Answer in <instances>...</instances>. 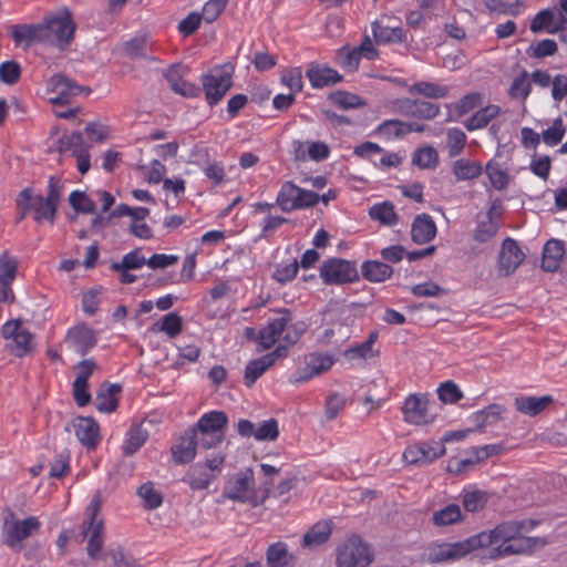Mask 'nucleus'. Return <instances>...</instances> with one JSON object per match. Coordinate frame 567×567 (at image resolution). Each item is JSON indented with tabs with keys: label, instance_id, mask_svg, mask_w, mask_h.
I'll return each instance as SVG.
<instances>
[{
	"label": "nucleus",
	"instance_id": "6e6d98bb",
	"mask_svg": "<svg viewBox=\"0 0 567 567\" xmlns=\"http://www.w3.org/2000/svg\"><path fill=\"white\" fill-rule=\"evenodd\" d=\"M146 265V258L141 254L138 249L125 254L121 262H113L111 269L114 271L120 270H135L141 269Z\"/></svg>",
	"mask_w": 567,
	"mask_h": 567
},
{
	"label": "nucleus",
	"instance_id": "39448f33",
	"mask_svg": "<svg viewBox=\"0 0 567 567\" xmlns=\"http://www.w3.org/2000/svg\"><path fill=\"white\" fill-rule=\"evenodd\" d=\"M40 528L41 522L37 516L19 519L12 511H9L3 517L0 540L10 549L19 551L23 548V542Z\"/></svg>",
	"mask_w": 567,
	"mask_h": 567
},
{
	"label": "nucleus",
	"instance_id": "9b49d317",
	"mask_svg": "<svg viewBox=\"0 0 567 567\" xmlns=\"http://www.w3.org/2000/svg\"><path fill=\"white\" fill-rule=\"evenodd\" d=\"M430 405L431 402L427 394H409L401 406L403 421L416 426L432 424L435 420V414L432 413Z\"/></svg>",
	"mask_w": 567,
	"mask_h": 567
},
{
	"label": "nucleus",
	"instance_id": "09e8293b",
	"mask_svg": "<svg viewBox=\"0 0 567 567\" xmlns=\"http://www.w3.org/2000/svg\"><path fill=\"white\" fill-rule=\"evenodd\" d=\"M498 228V224L493 219V208H491L487 212V220L477 224L473 238L477 243H486L496 235Z\"/></svg>",
	"mask_w": 567,
	"mask_h": 567
},
{
	"label": "nucleus",
	"instance_id": "5fc2aeb1",
	"mask_svg": "<svg viewBox=\"0 0 567 567\" xmlns=\"http://www.w3.org/2000/svg\"><path fill=\"white\" fill-rule=\"evenodd\" d=\"M18 270V262L14 258H11L3 252L0 256V285L3 288H10L12 281L16 278Z\"/></svg>",
	"mask_w": 567,
	"mask_h": 567
},
{
	"label": "nucleus",
	"instance_id": "774afa93",
	"mask_svg": "<svg viewBox=\"0 0 567 567\" xmlns=\"http://www.w3.org/2000/svg\"><path fill=\"white\" fill-rule=\"evenodd\" d=\"M558 50L557 43L553 39H544L536 44L530 45L527 53L535 59H543L554 55Z\"/></svg>",
	"mask_w": 567,
	"mask_h": 567
},
{
	"label": "nucleus",
	"instance_id": "a19ab883",
	"mask_svg": "<svg viewBox=\"0 0 567 567\" xmlns=\"http://www.w3.org/2000/svg\"><path fill=\"white\" fill-rule=\"evenodd\" d=\"M268 567H287L292 559L288 546L284 542L271 544L266 551Z\"/></svg>",
	"mask_w": 567,
	"mask_h": 567
},
{
	"label": "nucleus",
	"instance_id": "a878e982",
	"mask_svg": "<svg viewBox=\"0 0 567 567\" xmlns=\"http://www.w3.org/2000/svg\"><path fill=\"white\" fill-rule=\"evenodd\" d=\"M10 35L17 47H30L33 42L43 43L44 35L41 23L13 24L10 28Z\"/></svg>",
	"mask_w": 567,
	"mask_h": 567
},
{
	"label": "nucleus",
	"instance_id": "1a4fd4ad",
	"mask_svg": "<svg viewBox=\"0 0 567 567\" xmlns=\"http://www.w3.org/2000/svg\"><path fill=\"white\" fill-rule=\"evenodd\" d=\"M374 555L360 536L349 537L337 550V567H368Z\"/></svg>",
	"mask_w": 567,
	"mask_h": 567
},
{
	"label": "nucleus",
	"instance_id": "e2e57ef3",
	"mask_svg": "<svg viewBox=\"0 0 567 567\" xmlns=\"http://www.w3.org/2000/svg\"><path fill=\"white\" fill-rule=\"evenodd\" d=\"M377 132L386 138H400L405 135V122L400 120H385L377 128Z\"/></svg>",
	"mask_w": 567,
	"mask_h": 567
},
{
	"label": "nucleus",
	"instance_id": "ddd939ff",
	"mask_svg": "<svg viewBox=\"0 0 567 567\" xmlns=\"http://www.w3.org/2000/svg\"><path fill=\"white\" fill-rule=\"evenodd\" d=\"M443 442L427 441L410 444L403 452V460L409 464H429L445 454Z\"/></svg>",
	"mask_w": 567,
	"mask_h": 567
},
{
	"label": "nucleus",
	"instance_id": "c756f323",
	"mask_svg": "<svg viewBox=\"0 0 567 567\" xmlns=\"http://www.w3.org/2000/svg\"><path fill=\"white\" fill-rule=\"evenodd\" d=\"M295 155L300 161L309 158L321 162L330 156V148L324 142H298Z\"/></svg>",
	"mask_w": 567,
	"mask_h": 567
},
{
	"label": "nucleus",
	"instance_id": "58836bf2",
	"mask_svg": "<svg viewBox=\"0 0 567 567\" xmlns=\"http://www.w3.org/2000/svg\"><path fill=\"white\" fill-rule=\"evenodd\" d=\"M499 112L501 107L498 105L489 104L482 107L466 120L465 127L470 132L484 128Z\"/></svg>",
	"mask_w": 567,
	"mask_h": 567
},
{
	"label": "nucleus",
	"instance_id": "e433bc0d",
	"mask_svg": "<svg viewBox=\"0 0 567 567\" xmlns=\"http://www.w3.org/2000/svg\"><path fill=\"white\" fill-rule=\"evenodd\" d=\"M216 478L209 470L200 464L192 466L186 475V482L193 491H203L209 487Z\"/></svg>",
	"mask_w": 567,
	"mask_h": 567
},
{
	"label": "nucleus",
	"instance_id": "5701e85b",
	"mask_svg": "<svg viewBox=\"0 0 567 567\" xmlns=\"http://www.w3.org/2000/svg\"><path fill=\"white\" fill-rule=\"evenodd\" d=\"M196 450L197 435L189 429L181 435L177 443L171 447L174 463L183 465L192 462L196 456Z\"/></svg>",
	"mask_w": 567,
	"mask_h": 567
},
{
	"label": "nucleus",
	"instance_id": "393cba45",
	"mask_svg": "<svg viewBox=\"0 0 567 567\" xmlns=\"http://www.w3.org/2000/svg\"><path fill=\"white\" fill-rule=\"evenodd\" d=\"M436 224L431 215L419 214L411 225V238L415 244L423 245L433 240L436 236Z\"/></svg>",
	"mask_w": 567,
	"mask_h": 567
},
{
	"label": "nucleus",
	"instance_id": "de8ad7c7",
	"mask_svg": "<svg viewBox=\"0 0 567 567\" xmlns=\"http://www.w3.org/2000/svg\"><path fill=\"white\" fill-rule=\"evenodd\" d=\"M487 493L478 489L466 491L462 493V503L466 512L476 513L482 511L487 504Z\"/></svg>",
	"mask_w": 567,
	"mask_h": 567
},
{
	"label": "nucleus",
	"instance_id": "4c0bfd02",
	"mask_svg": "<svg viewBox=\"0 0 567 567\" xmlns=\"http://www.w3.org/2000/svg\"><path fill=\"white\" fill-rule=\"evenodd\" d=\"M362 275L371 282H382L393 274V268L385 262L368 260L362 264Z\"/></svg>",
	"mask_w": 567,
	"mask_h": 567
},
{
	"label": "nucleus",
	"instance_id": "052dcab7",
	"mask_svg": "<svg viewBox=\"0 0 567 567\" xmlns=\"http://www.w3.org/2000/svg\"><path fill=\"white\" fill-rule=\"evenodd\" d=\"M566 127L561 117H557L553 121L551 126L544 130L542 133L543 142L548 146H556L559 144L565 135Z\"/></svg>",
	"mask_w": 567,
	"mask_h": 567
},
{
	"label": "nucleus",
	"instance_id": "9d476101",
	"mask_svg": "<svg viewBox=\"0 0 567 567\" xmlns=\"http://www.w3.org/2000/svg\"><path fill=\"white\" fill-rule=\"evenodd\" d=\"M319 275L324 285H344L359 280V272L354 262L342 258H328L320 268Z\"/></svg>",
	"mask_w": 567,
	"mask_h": 567
},
{
	"label": "nucleus",
	"instance_id": "bf43d9fd",
	"mask_svg": "<svg viewBox=\"0 0 567 567\" xmlns=\"http://www.w3.org/2000/svg\"><path fill=\"white\" fill-rule=\"evenodd\" d=\"M138 169L150 184H159L165 179L166 166L159 159H153L148 166L140 165Z\"/></svg>",
	"mask_w": 567,
	"mask_h": 567
},
{
	"label": "nucleus",
	"instance_id": "c03bdc74",
	"mask_svg": "<svg viewBox=\"0 0 567 567\" xmlns=\"http://www.w3.org/2000/svg\"><path fill=\"white\" fill-rule=\"evenodd\" d=\"M103 559L110 567H142L135 558L126 556L121 546L106 550Z\"/></svg>",
	"mask_w": 567,
	"mask_h": 567
},
{
	"label": "nucleus",
	"instance_id": "f257e3e1",
	"mask_svg": "<svg viewBox=\"0 0 567 567\" xmlns=\"http://www.w3.org/2000/svg\"><path fill=\"white\" fill-rule=\"evenodd\" d=\"M538 522L533 519L505 520L494 528L480 532L465 539L447 543L435 540L424 548L422 561L435 565L461 560L470 554L485 549L483 558L499 560L503 558L530 554L544 542L529 537Z\"/></svg>",
	"mask_w": 567,
	"mask_h": 567
},
{
	"label": "nucleus",
	"instance_id": "4468645a",
	"mask_svg": "<svg viewBox=\"0 0 567 567\" xmlns=\"http://www.w3.org/2000/svg\"><path fill=\"white\" fill-rule=\"evenodd\" d=\"M96 341L94 330L84 322H80L66 331L68 348L80 355H85L96 344Z\"/></svg>",
	"mask_w": 567,
	"mask_h": 567
},
{
	"label": "nucleus",
	"instance_id": "f8f14e48",
	"mask_svg": "<svg viewBox=\"0 0 567 567\" xmlns=\"http://www.w3.org/2000/svg\"><path fill=\"white\" fill-rule=\"evenodd\" d=\"M1 337L11 340L10 351L17 358H23L34 350V334L22 326L19 319L6 321L1 327Z\"/></svg>",
	"mask_w": 567,
	"mask_h": 567
},
{
	"label": "nucleus",
	"instance_id": "aec40b11",
	"mask_svg": "<svg viewBox=\"0 0 567 567\" xmlns=\"http://www.w3.org/2000/svg\"><path fill=\"white\" fill-rule=\"evenodd\" d=\"M74 433L78 440L86 450L92 451L97 447L102 437L99 423L91 416H80L74 423Z\"/></svg>",
	"mask_w": 567,
	"mask_h": 567
},
{
	"label": "nucleus",
	"instance_id": "f3484780",
	"mask_svg": "<svg viewBox=\"0 0 567 567\" xmlns=\"http://www.w3.org/2000/svg\"><path fill=\"white\" fill-rule=\"evenodd\" d=\"M285 358L284 348H275L271 352H268L260 358L250 360L245 368L244 383L247 388H252L257 380L275 363L278 359Z\"/></svg>",
	"mask_w": 567,
	"mask_h": 567
},
{
	"label": "nucleus",
	"instance_id": "49530a36",
	"mask_svg": "<svg viewBox=\"0 0 567 567\" xmlns=\"http://www.w3.org/2000/svg\"><path fill=\"white\" fill-rule=\"evenodd\" d=\"M532 92V83L529 80V74L526 70H523L519 75H517L508 90V95L512 99H519L523 102L527 100Z\"/></svg>",
	"mask_w": 567,
	"mask_h": 567
},
{
	"label": "nucleus",
	"instance_id": "69168bd1",
	"mask_svg": "<svg viewBox=\"0 0 567 567\" xmlns=\"http://www.w3.org/2000/svg\"><path fill=\"white\" fill-rule=\"evenodd\" d=\"M69 202L76 212L84 214H92L96 208L95 203L80 190H73L69 196Z\"/></svg>",
	"mask_w": 567,
	"mask_h": 567
},
{
	"label": "nucleus",
	"instance_id": "a18cd8bd",
	"mask_svg": "<svg viewBox=\"0 0 567 567\" xmlns=\"http://www.w3.org/2000/svg\"><path fill=\"white\" fill-rule=\"evenodd\" d=\"M412 94L423 95L429 99H443L449 94V87L433 82L421 81L410 87Z\"/></svg>",
	"mask_w": 567,
	"mask_h": 567
},
{
	"label": "nucleus",
	"instance_id": "7ed1b4c3",
	"mask_svg": "<svg viewBox=\"0 0 567 567\" xmlns=\"http://www.w3.org/2000/svg\"><path fill=\"white\" fill-rule=\"evenodd\" d=\"M260 492L256 487L255 473L247 467L233 475L225 484L221 496L226 499L248 504L251 507L260 506L268 498L272 482H266Z\"/></svg>",
	"mask_w": 567,
	"mask_h": 567
},
{
	"label": "nucleus",
	"instance_id": "cd10ccee",
	"mask_svg": "<svg viewBox=\"0 0 567 567\" xmlns=\"http://www.w3.org/2000/svg\"><path fill=\"white\" fill-rule=\"evenodd\" d=\"M564 255H565L564 243L558 239H549L544 245V248H543L542 268L548 272L556 271L560 266Z\"/></svg>",
	"mask_w": 567,
	"mask_h": 567
},
{
	"label": "nucleus",
	"instance_id": "72a5a7b5",
	"mask_svg": "<svg viewBox=\"0 0 567 567\" xmlns=\"http://www.w3.org/2000/svg\"><path fill=\"white\" fill-rule=\"evenodd\" d=\"M372 34L377 43H401L404 41L405 34L401 27L384 25L381 21L371 23Z\"/></svg>",
	"mask_w": 567,
	"mask_h": 567
},
{
	"label": "nucleus",
	"instance_id": "20e7f679",
	"mask_svg": "<svg viewBox=\"0 0 567 567\" xmlns=\"http://www.w3.org/2000/svg\"><path fill=\"white\" fill-rule=\"evenodd\" d=\"M101 506V496L95 494L85 509L86 519L80 525V534L86 539V554L93 560L101 557L104 545V520L97 517Z\"/></svg>",
	"mask_w": 567,
	"mask_h": 567
},
{
	"label": "nucleus",
	"instance_id": "8fccbe9b",
	"mask_svg": "<svg viewBox=\"0 0 567 567\" xmlns=\"http://www.w3.org/2000/svg\"><path fill=\"white\" fill-rule=\"evenodd\" d=\"M466 134L458 127H451L446 131V148L451 157L458 156L465 148Z\"/></svg>",
	"mask_w": 567,
	"mask_h": 567
},
{
	"label": "nucleus",
	"instance_id": "7c9ffc66",
	"mask_svg": "<svg viewBox=\"0 0 567 567\" xmlns=\"http://www.w3.org/2000/svg\"><path fill=\"white\" fill-rule=\"evenodd\" d=\"M300 187L290 181L281 184L280 189L276 197V205L284 213H291L298 210Z\"/></svg>",
	"mask_w": 567,
	"mask_h": 567
},
{
	"label": "nucleus",
	"instance_id": "0e129e2a",
	"mask_svg": "<svg viewBox=\"0 0 567 567\" xmlns=\"http://www.w3.org/2000/svg\"><path fill=\"white\" fill-rule=\"evenodd\" d=\"M281 83L286 85L293 94L301 92L303 87L301 69L290 68L285 70L281 73Z\"/></svg>",
	"mask_w": 567,
	"mask_h": 567
},
{
	"label": "nucleus",
	"instance_id": "c9c22d12",
	"mask_svg": "<svg viewBox=\"0 0 567 567\" xmlns=\"http://www.w3.org/2000/svg\"><path fill=\"white\" fill-rule=\"evenodd\" d=\"M332 523L330 520H322L316 523L302 538L305 547H317L324 544L331 536Z\"/></svg>",
	"mask_w": 567,
	"mask_h": 567
},
{
	"label": "nucleus",
	"instance_id": "3c124183",
	"mask_svg": "<svg viewBox=\"0 0 567 567\" xmlns=\"http://www.w3.org/2000/svg\"><path fill=\"white\" fill-rule=\"evenodd\" d=\"M437 396L444 404H455L463 399L464 393L452 380L440 383L436 389Z\"/></svg>",
	"mask_w": 567,
	"mask_h": 567
},
{
	"label": "nucleus",
	"instance_id": "a211bd4d",
	"mask_svg": "<svg viewBox=\"0 0 567 567\" xmlns=\"http://www.w3.org/2000/svg\"><path fill=\"white\" fill-rule=\"evenodd\" d=\"M82 87L74 84L61 74H54L49 81V101L53 105H66L73 96H76Z\"/></svg>",
	"mask_w": 567,
	"mask_h": 567
},
{
	"label": "nucleus",
	"instance_id": "412c9836",
	"mask_svg": "<svg viewBox=\"0 0 567 567\" xmlns=\"http://www.w3.org/2000/svg\"><path fill=\"white\" fill-rule=\"evenodd\" d=\"M306 76L313 89L332 86L343 79L337 70L318 62H311L309 64Z\"/></svg>",
	"mask_w": 567,
	"mask_h": 567
},
{
	"label": "nucleus",
	"instance_id": "f03ea898",
	"mask_svg": "<svg viewBox=\"0 0 567 567\" xmlns=\"http://www.w3.org/2000/svg\"><path fill=\"white\" fill-rule=\"evenodd\" d=\"M307 328L305 321L292 320V312L289 309H276L260 328L257 342L261 350H269L279 342L276 348H284L287 357L288 350L301 339Z\"/></svg>",
	"mask_w": 567,
	"mask_h": 567
},
{
	"label": "nucleus",
	"instance_id": "79ce46f5",
	"mask_svg": "<svg viewBox=\"0 0 567 567\" xmlns=\"http://www.w3.org/2000/svg\"><path fill=\"white\" fill-rule=\"evenodd\" d=\"M463 520V514L460 505L449 504L445 507L433 513L432 522L435 526H451Z\"/></svg>",
	"mask_w": 567,
	"mask_h": 567
},
{
	"label": "nucleus",
	"instance_id": "4be33fe9",
	"mask_svg": "<svg viewBox=\"0 0 567 567\" xmlns=\"http://www.w3.org/2000/svg\"><path fill=\"white\" fill-rule=\"evenodd\" d=\"M228 421V416L224 411L212 410L204 413L190 430L195 432L196 435L198 432L226 435Z\"/></svg>",
	"mask_w": 567,
	"mask_h": 567
},
{
	"label": "nucleus",
	"instance_id": "2f4dec72",
	"mask_svg": "<svg viewBox=\"0 0 567 567\" xmlns=\"http://www.w3.org/2000/svg\"><path fill=\"white\" fill-rule=\"evenodd\" d=\"M369 216L372 220L379 221L386 227H393L400 221L393 203L389 200L372 205L369 208Z\"/></svg>",
	"mask_w": 567,
	"mask_h": 567
},
{
	"label": "nucleus",
	"instance_id": "473e14b6",
	"mask_svg": "<svg viewBox=\"0 0 567 567\" xmlns=\"http://www.w3.org/2000/svg\"><path fill=\"white\" fill-rule=\"evenodd\" d=\"M505 408L497 403H492L483 410L474 412L471 415L472 422L482 431L483 429L498 423L503 419Z\"/></svg>",
	"mask_w": 567,
	"mask_h": 567
},
{
	"label": "nucleus",
	"instance_id": "c85d7f7f",
	"mask_svg": "<svg viewBox=\"0 0 567 567\" xmlns=\"http://www.w3.org/2000/svg\"><path fill=\"white\" fill-rule=\"evenodd\" d=\"M120 391L121 388L116 384H102L94 400L96 410L102 413H111L115 411L118 405L117 394Z\"/></svg>",
	"mask_w": 567,
	"mask_h": 567
},
{
	"label": "nucleus",
	"instance_id": "13d9d810",
	"mask_svg": "<svg viewBox=\"0 0 567 567\" xmlns=\"http://www.w3.org/2000/svg\"><path fill=\"white\" fill-rule=\"evenodd\" d=\"M137 495L144 501V505L148 509H155L163 503V496L152 482L142 484L137 489Z\"/></svg>",
	"mask_w": 567,
	"mask_h": 567
},
{
	"label": "nucleus",
	"instance_id": "ea45409f",
	"mask_svg": "<svg viewBox=\"0 0 567 567\" xmlns=\"http://www.w3.org/2000/svg\"><path fill=\"white\" fill-rule=\"evenodd\" d=\"M452 172L456 181H470L481 176L483 167L476 161L460 158L453 163Z\"/></svg>",
	"mask_w": 567,
	"mask_h": 567
},
{
	"label": "nucleus",
	"instance_id": "0eeeda50",
	"mask_svg": "<svg viewBox=\"0 0 567 567\" xmlns=\"http://www.w3.org/2000/svg\"><path fill=\"white\" fill-rule=\"evenodd\" d=\"M28 206L33 214V219L38 224L44 221L53 225L61 197V186L59 179L51 176L48 183L47 196L33 195L32 189L28 188Z\"/></svg>",
	"mask_w": 567,
	"mask_h": 567
},
{
	"label": "nucleus",
	"instance_id": "37998d69",
	"mask_svg": "<svg viewBox=\"0 0 567 567\" xmlns=\"http://www.w3.org/2000/svg\"><path fill=\"white\" fill-rule=\"evenodd\" d=\"M408 114L414 117L432 120L440 113V106L426 101H406Z\"/></svg>",
	"mask_w": 567,
	"mask_h": 567
},
{
	"label": "nucleus",
	"instance_id": "6ab92c4d",
	"mask_svg": "<svg viewBox=\"0 0 567 567\" xmlns=\"http://www.w3.org/2000/svg\"><path fill=\"white\" fill-rule=\"evenodd\" d=\"M524 258L525 255L517 241L511 237L505 238L498 256L499 274L502 276H509L519 267Z\"/></svg>",
	"mask_w": 567,
	"mask_h": 567
},
{
	"label": "nucleus",
	"instance_id": "6e6552de",
	"mask_svg": "<svg viewBox=\"0 0 567 567\" xmlns=\"http://www.w3.org/2000/svg\"><path fill=\"white\" fill-rule=\"evenodd\" d=\"M41 28L44 35L43 43L56 45L61 50L66 49L74 38L75 23L68 9L44 18Z\"/></svg>",
	"mask_w": 567,
	"mask_h": 567
},
{
	"label": "nucleus",
	"instance_id": "2eb2a0df",
	"mask_svg": "<svg viewBox=\"0 0 567 567\" xmlns=\"http://www.w3.org/2000/svg\"><path fill=\"white\" fill-rule=\"evenodd\" d=\"M334 363L333 358L328 353L313 352L305 358V365L296 372V382H307L323 372L329 371Z\"/></svg>",
	"mask_w": 567,
	"mask_h": 567
},
{
	"label": "nucleus",
	"instance_id": "f704fd0d",
	"mask_svg": "<svg viewBox=\"0 0 567 567\" xmlns=\"http://www.w3.org/2000/svg\"><path fill=\"white\" fill-rule=\"evenodd\" d=\"M148 432L142 424H132L126 432L122 446L123 454L131 456L136 453L147 441Z\"/></svg>",
	"mask_w": 567,
	"mask_h": 567
},
{
	"label": "nucleus",
	"instance_id": "603ef678",
	"mask_svg": "<svg viewBox=\"0 0 567 567\" xmlns=\"http://www.w3.org/2000/svg\"><path fill=\"white\" fill-rule=\"evenodd\" d=\"M412 162L420 168H434L439 164L437 151L432 146L417 148L413 153Z\"/></svg>",
	"mask_w": 567,
	"mask_h": 567
},
{
	"label": "nucleus",
	"instance_id": "423d86ee",
	"mask_svg": "<svg viewBox=\"0 0 567 567\" xmlns=\"http://www.w3.org/2000/svg\"><path fill=\"white\" fill-rule=\"evenodd\" d=\"M234 66L230 64L215 65L202 74L200 82L205 101L209 106L219 104L233 87Z\"/></svg>",
	"mask_w": 567,
	"mask_h": 567
},
{
	"label": "nucleus",
	"instance_id": "864d4df0",
	"mask_svg": "<svg viewBox=\"0 0 567 567\" xmlns=\"http://www.w3.org/2000/svg\"><path fill=\"white\" fill-rule=\"evenodd\" d=\"M154 328L157 331L165 332L169 338H175L183 330V319L178 313L169 312L165 315L161 323H156Z\"/></svg>",
	"mask_w": 567,
	"mask_h": 567
},
{
	"label": "nucleus",
	"instance_id": "dca6fc26",
	"mask_svg": "<svg viewBox=\"0 0 567 567\" xmlns=\"http://www.w3.org/2000/svg\"><path fill=\"white\" fill-rule=\"evenodd\" d=\"M567 18L556 9H543L538 11L532 19L529 29L533 33H540L543 31L549 34H556L565 29Z\"/></svg>",
	"mask_w": 567,
	"mask_h": 567
},
{
	"label": "nucleus",
	"instance_id": "4d7b16f0",
	"mask_svg": "<svg viewBox=\"0 0 567 567\" xmlns=\"http://www.w3.org/2000/svg\"><path fill=\"white\" fill-rule=\"evenodd\" d=\"M486 174L495 189L502 190L508 185L509 178L507 172L494 159H491L486 164Z\"/></svg>",
	"mask_w": 567,
	"mask_h": 567
},
{
	"label": "nucleus",
	"instance_id": "bb28decb",
	"mask_svg": "<svg viewBox=\"0 0 567 567\" xmlns=\"http://www.w3.org/2000/svg\"><path fill=\"white\" fill-rule=\"evenodd\" d=\"M553 402L554 398L549 394L543 396L519 395L515 398L514 406L522 414L536 416L545 411Z\"/></svg>",
	"mask_w": 567,
	"mask_h": 567
},
{
	"label": "nucleus",
	"instance_id": "680f3d73",
	"mask_svg": "<svg viewBox=\"0 0 567 567\" xmlns=\"http://www.w3.org/2000/svg\"><path fill=\"white\" fill-rule=\"evenodd\" d=\"M21 72V65L17 61H4L0 64V81L13 85L20 80Z\"/></svg>",
	"mask_w": 567,
	"mask_h": 567
},
{
	"label": "nucleus",
	"instance_id": "b1692460",
	"mask_svg": "<svg viewBox=\"0 0 567 567\" xmlns=\"http://www.w3.org/2000/svg\"><path fill=\"white\" fill-rule=\"evenodd\" d=\"M169 87L184 97H197L200 89L195 83L188 82L183 78V68L178 64L171 65L164 73Z\"/></svg>",
	"mask_w": 567,
	"mask_h": 567
},
{
	"label": "nucleus",
	"instance_id": "338daca9",
	"mask_svg": "<svg viewBox=\"0 0 567 567\" xmlns=\"http://www.w3.org/2000/svg\"><path fill=\"white\" fill-rule=\"evenodd\" d=\"M288 221L289 219L286 217L267 214L259 224L261 230L260 237L265 239L271 237L277 229Z\"/></svg>",
	"mask_w": 567,
	"mask_h": 567
}]
</instances>
